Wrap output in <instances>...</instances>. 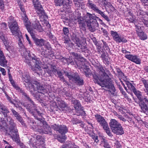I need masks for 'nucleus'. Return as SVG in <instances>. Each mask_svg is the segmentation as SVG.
Segmentation results:
<instances>
[{
    "instance_id": "nucleus-24",
    "label": "nucleus",
    "mask_w": 148,
    "mask_h": 148,
    "mask_svg": "<svg viewBox=\"0 0 148 148\" xmlns=\"http://www.w3.org/2000/svg\"><path fill=\"white\" fill-rule=\"evenodd\" d=\"M7 126V123L4 118L3 119H1V123H0V130L1 131L5 132L7 131L5 128Z\"/></svg>"
},
{
    "instance_id": "nucleus-46",
    "label": "nucleus",
    "mask_w": 148,
    "mask_h": 148,
    "mask_svg": "<svg viewBox=\"0 0 148 148\" xmlns=\"http://www.w3.org/2000/svg\"><path fill=\"white\" fill-rule=\"evenodd\" d=\"M1 28L2 29L6 30L7 29V24L6 23L3 22L1 24Z\"/></svg>"
},
{
    "instance_id": "nucleus-33",
    "label": "nucleus",
    "mask_w": 148,
    "mask_h": 148,
    "mask_svg": "<svg viewBox=\"0 0 148 148\" xmlns=\"http://www.w3.org/2000/svg\"><path fill=\"white\" fill-rule=\"evenodd\" d=\"M88 4H89V7L97 13L100 10L96 5L94 3L89 2Z\"/></svg>"
},
{
    "instance_id": "nucleus-54",
    "label": "nucleus",
    "mask_w": 148,
    "mask_h": 148,
    "mask_svg": "<svg viewBox=\"0 0 148 148\" xmlns=\"http://www.w3.org/2000/svg\"><path fill=\"white\" fill-rule=\"evenodd\" d=\"M39 93H33L32 95L34 97H35L36 99L37 100H38L40 99V96L38 94Z\"/></svg>"
},
{
    "instance_id": "nucleus-14",
    "label": "nucleus",
    "mask_w": 148,
    "mask_h": 148,
    "mask_svg": "<svg viewBox=\"0 0 148 148\" xmlns=\"http://www.w3.org/2000/svg\"><path fill=\"white\" fill-rule=\"evenodd\" d=\"M112 132L117 135H121L124 134L123 129L121 124L112 128Z\"/></svg>"
},
{
    "instance_id": "nucleus-2",
    "label": "nucleus",
    "mask_w": 148,
    "mask_h": 148,
    "mask_svg": "<svg viewBox=\"0 0 148 148\" xmlns=\"http://www.w3.org/2000/svg\"><path fill=\"white\" fill-rule=\"evenodd\" d=\"M78 19L80 26L84 27L87 24L90 30L92 32L95 31V26L98 25L96 16L89 13H87L84 18L80 17Z\"/></svg>"
},
{
    "instance_id": "nucleus-11",
    "label": "nucleus",
    "mask_w": 148,
    "mask_h": 148,
    "mask_svg": "<svg viewBox=\"0 0 148 148\" xmlns=\"http://www.w3.org/2000/svg\"><path fill=\"white\" fill-rule=\"evenodd\" d=\"M125 57L129 60L137 64H140L141 63V60L136 55H133L130 53L129 55H125Z\"/></svg>"
},
{
    "instance_id": "nucleus-15",
    "label": "nucleus",
    "mask_w": 148,
    "mask_h": 148,
    "mask_svg": "<svg viewBox=\"0 0 148 148\" xmlns=\"http://www.w3.org/2000/svg\"><path fill=\"white\" fill-rule=\"evenodd\" d=\"M112 132L117 135H121L124 134L123 129L121 124L112 128Z\"/></svg>"
},
{
    "instance_id": "nucleus-56",
    "label": "nucleus",
    "mask_w": 148,
    "mask_h": 148,
    "mask_svg": "<svg viewBox=\"0 0 148 148\" xmlns=\"http://www.w3.org/2000/svg\"><path fill=\"white\" fill-rule=\"evenodd\" d=\"M134 119L135 118H134L133 117H132V118L128 117V121L130 123L134 124L135 123V122L134 121Z\"/></svg>"
},
{
    "instance_id": "nucleus-3",
    "label": "nucleus",
    "mask_w": 148,
    "mask_h": 148,
    "mask_svg": "<svg viewBox=\"0 0 148 148\" xmlns=\"http://www.w3.org/2000/svg\"><path fill=\"white\" fill-rule=\"evenodd\" d=\"M22 79L23 82L27 83L28 85L31 84L32 87L34 91H37L38 92L47 91L45 86L41 85L39 81L36 79H31L28 73L25 72Z\"/></svg>"
},
{
    "instance_id": "nucleus-20",
    "label": "nucleus",
    "mask_w": 148,
    "mask_h": 148,
    "mask_svg": "<svg viewBox=\"0 0 148 148\" xmlns=\"http://www.w3.org/2000/svg\"><path fill=\"white\" fill-rule=\"evenodd\" d=\"M146 101L145 104L143 102L140 103V111L147 114H148V102Z\"/></svg>"
},
{
    "instance_id": "nucleus-62",
    "label": "nucleus",
    "mask_w": 148,
    "mask_h": 148,
    "mask_svg": "<svg viewBox=\"0 0 148 148\" xmlns=\"http://www.w3.org/2000/svg\"><path fill=\"white\" fill-rule=\"evenodd\" d=\"M79 0H78V1H76V0H75V6L79 7L80 6V3L79 2Z\"/></svg>"
},
{
    "instance_id": "nucleus-7",
    "label": "nucleus",
    "mask_w": 148,
    "mask_h": 148,
    "mask_svg": "<svg viewBox=\"0 0 148 148\" xmlns=\"http://www.w3.org/2000/svg\"><path fill=\"white\" fill-rule=\"evenodd\" d=\"M95 116L96 120L99 123L100 125L102 127L108 135L109 136H112V135L110 132L108 124L104 118L98 114H95Z\"/></svg>"
},
{
    "instance_id": "nucleus-13",
    "label": "nucleus",
    "mask_w": 148,
    "mask_h": 148,
    "mask_svg": "<svg viewBox=\"0 0 148 148\" xmlns=\"http://www.w3.org/2000/svg\"><path fill=\"white\" fill-rule=\"evenodd\" d=\"M36 33V32H35L34 33H32V34L30 35L34 40L36 45L37 46L42 47L44 45L45 40L42 38L39 39L36 38L35 36Z\"/></svg>"
},
{
    "instance_id": "nucleus-1",
    "label": "nucleus",
    "mask_w": 148,
    "mask_h": 148,
    "mask_svg": "<svg viewBox=\"0 0 148 148\" xmlns=\"http://www.w3.org/2000/svg\"><path fill=\"white\" fill-rule=\"evenodd\" d=\"M100 70L99 74L95 73L93 74L95 82L102 87L108 88V91L114 92L115 88L113 85L110 83L108 75L105 72L104 70L102 68H100Z\"/></svg>"
},
{
    "instance_id": "nucleus-23",
    "label": "nucleus",
    "mask_w": 148,
    "mask_h": 148,
    "mask_svg": "<svg viewBox=\"0 0 148 148\" xmlns=\"http://www.w3.org/2000/svg\"><path fill=\"white\" fill-rule=\"evenodd\" d=\"M134 94L140 101L139 105L140 107V103L143 102L145 104L146 103V102H147L146 101H147L148 102V100L146 98L144 97V96L142 95L141 93H134Z\"/></svg>"
},
{
    "instance_id": "nucleus-27",
    "label": "nucleus",
    "mask_w": 148,
    "mask_h": 148,
    "mask_svg": "<svg viewBox=\"0 0 148 148\" xmlns=\"http://www.w3.org/2000/svg\"><path fill=\"white\" fill-rule=\"evenodd\" d=\"M114 40L118 43L121 42L125 43L127 41V40L123 36L120 35V34Z\"/></svg>"
},
{
    "instance_id": "nucleus-32",
    "label": "nucleus",
    "mask_w": 148,
    "mask_h": 148,
    "mask_svg": "<svg viewBox=\"0 0 148 148\" xmlns=\"http://www.w3.org/2000/svg\"><path fill=\"white\" fill-rule=\"evenodd\" d=\"M126 84L128 88L132 92H137L136 89L132 83H130L129 82H126Z\"/></svg>"
},
{
    "instance_id": "nucleus-63",
    "label": "nucleus",
    "mask_w": 148,
    "mask_h": 148,
    "mask_svg": "<svg viewBox=\"0 0 148 148\" xmlns=\"http://www.w3.org/2000/svg\"><path fill=\"white\" fill-rule=\"evenodd\" d=\"M129 21L130 22H132L135 23V20L134 19V18L133 16H131L130 17L128 18Z\"/></svg>"
},
{
    "instance_id": "nucleus-16",
    "label": "nucleus",
    "mask_w": 148,
    "mask_h": 148,
    "mask_svg": "<svg viewBox=\"0 0 148 148\" xmlns=\"http://www.w3.org/2000/svg\"><path fill=\"white\" fill-rule=\"evenodd\" d=\"M75 39L76 42L75 48H77L78 49H84L86 48V44L85 42H82L77 38L75 37Z\"/></svg>"
},
{
    "instance_id": "nucleus-29",
    "label": "nucleus",
    "mask_w": 148,
    "mask_h": 148,
    "mask_svg": "<svg viewBox=\"0 0 148 148\" xmlns=\"http://www.w3.org/2000/svg\"><path fill=\"white\" fill-rule=\"evenodd\" d=\"M68 131L66 127L64 125H60L59 127L58 132L62 134H66Z\"/></svg>"
},
{
    "instance_id": "nucleus-49",
    "label": "nucleus",
    "mask_w": 148,
    "mask_h": 148,
    "mask_svg": "<svg viewBox=\"0 0 148 148\" xmlns=\"http://www.w3.org/2000/svg\"><path fill=\"white\" fill-rule=\"evenodd\" d=\"M64 34L66 36H68L69 33V30L68 28L64 27L63 29Z\"/></svg>"
},
{
    "instance_id": "nucleus-9",
    "label": "nucleus",
    "mask_w": 148,
    "mask_h": 148,
    "mask_svg": "<svg viewBox=\"0 0 148 148\" xmlns=\"http://www.w3.org/2000/svg\"><path fill=\"white\" fill-rule=\"evenodd\" d=\"M83 107L82 106L80 102L77 100H75V109L76 114L78 116H86V113L83 110Z\"/></svg>"
},
{
    "instance_id": "nucleus-26",
    "label": "nucleus",
    "mask_w": 148,
    "mask_h": 148,
    "mask_svg": "<svg viewBox=\"0 0 148 148\" xmlns=\"http://www.w3.org/2000/svg\"><path fill=\"white\" fill-rule=\"evenodd\" d=\"M8 61L6 60L5 56L0 57V65L6 67L8 66Z\"/></svg>"
},
{
    "instance_id": "nucleus-45",
    "label": "nucleus",
    "mask_w": 148,
    "mask_h": 148,
    "mask_svg": "<svg viewBox=\"0 0 148 148\" xmlns=\"http://www.w3.org/2000/svg\"><path fill=\"white\" fill-rule=\"evenodd\" d=\"M11 84L12 86L14 87L16 90H20V88L17 86L16 85L13 79L10 81Z\"/></svg>"
},
{
    "instance_id": "nucleus-43",
    "label": "nucleus",
    "mask_w": 148,
    "mask_h": 148,
    "mask_svg": "<svg viewBox=\"0 0 148 148\" xmlns=\"http://www.w3.org/2000/svg\"><path fill=\"white\" fill-rule=\"evenodd\" d=\"M135 26L136 27V30L137 34L139 33L143 32L141 29V27L139 25H135Z\"/></svg>"
},
{
    "instance_id": "nucleus-36",
    "label": "nucleus",
    "mask_w": 148,
    "mask_h": 148,
    "mask_svg": "<svg viewBox=\"0 0 148 148\" xmlns=\"http://www.w3.org/2000/svg\"><path fill=\"white\" fill-rule=\"evenodd\" d=\"M138 35L141 40H144L147 38V35L144 34L143 32L138 33Z\"/></svg>"
},
{
    "instance_id": "nucleus-55",
    "label": "nucleus",
    "mask_w": 148,
    "mask_h": 148,
    "mask_svg": "<svg viewBox=\"0 0 148 148\" xmlns=\"http://www.w3.org/2000/svg\"><path fill=\"white\" fill-rule=\"evenodd\" d=\"M102 142L103 143L104 147L105 148L109 146L108 143L105 139H103V141Z\"/></svg>"
},
{
    "instance_id": "nucleus-50",
    "label": "nucleus",
    "mask_w": 148,
    "mask_h": 148,
    "mask_svg": "<svg viewBox=\"0 0 148 148\" xmlns=\"http://www.w3.org/2000/svg\"><path fill=\"white\" fill-rule=\"evenodd\" d=\"M36 130L35 131L36 132H38L39 133H42L43 134V129L41 128V127L40 126H37Z\"/></svg>"
},
{
    "instance_id": "nucleus-52",
    "label": "nucleus",
    "mask_w": 148,
    "mask_h": 148,
    "mask_svg": "<svg viewBox=\"0 0 148 148\" xmlns=\"http://www.w3.org/2000/svg\"><path fill=\"white\" fill-rule=\"evenodd\" d=\"M20 8L21 10L23 12L24 16H27L26 12L25 11V9L24 8L23 5H20Z\"/></svg>"
},
{
    "instance_id": "nucleus-34",
    "label": "nucleus",
    "mask_w": 148,
    "mask_h": 148,
    "mask_svg": "<svg viewBox=\"0 0 148 148\" xmlns=\"http://www.w3.org/2000/svg\"><path fill=\"white\" fill-rule=\"evenodd\" d=\"M43 134H49L50 135H51L52 133L50 127L48 125L46 126L45 128H44V129H43Z\"/></svg>"
},
{
    "instance_id": "nucleus-28",
    "label": "nucleus",
    "mask_w": 148,
    "mask_h": 148,
    "mask_svg": "<svg viewBox=\"0 0 148 148\" xmlns=\"http://www.w3.org/2000/svg\"><path fill=\"white\" fill-rule=\"evenodd\" d=\"M18 39V44L19 47L21 48V49H25V48L24 46L23 45L22 40L23 39V37L22 34H20L19 36H17Z\"/></svg>"
},
{
    "instance_id": "nucleus-42",
    "label": "nucleus",
    "mask_w": 148,
    "mask_h": 148,
    "mask_svg": "<svg viewBox=\"0 0 148 148\" xmlns=\"http://www.w3.org/2000/svg\"><path fill=\"white\" fill-rule=\"evenodd\" d=\"M64 73L65 74V75L67 76L69 78V80H71L72 81L74 79V77L73 76L69 74V73L66 71H64Z\"/></svg>"
},
{
    "instance_id": "nucleus-59",
    "label": "nucleus",
    "mask_w": 148,
    "mask_h": 148,
    "mask_svg": "<svg viewBox=\"0 0 148 148\" xmlns=\"http://www.w3.org/2000/svg\"><path fill=\"white\" fill-rule=\"evenodd\" d=\"M0 71L3 75L5 76L6 75V71L5 69L0 67Z\"/></svg>"
},
{
    "instance_id": "nucleus-44",
    "label": "nucleus",
    "mask_w": 148,
    "mask_h": 148,
    "mask_svg": "<svg viewBox=\"0 0 148 148\" xmlns=\"http://www.w3.org/2000/svg\"><path fill=\"white\" fill-rule=\"evenodd\" d=\"M141 81L144 84L146 90L148 92V82L147 80L143 79H142Z\"/></svg>"
},
{
    "instance_id": "nucleus-4",
    "label": "nucleus",
    "mask_w": 148,
    "mask_h": 148,
    "mask_svg": "<svg viewBox=\"0 0 148 148\" xmlns=\"http://www.w3.org/2000/svg\"><path fill=\"white\" fill-rule=\"evenodd\" d=\"M32 2L37 16L41 21L45 20L48 19V16L40 2L38 0H32Z\"/></svg>"
},
{
    "instance_id": "nucleus-22",
    "label": "nucleus",
    "mask_w": 148,
    "mask_h": 148,
    "mask_svg": "<svg viewBox=\"0 0 148 148\" xmlns=\"http://www.w3.org/2000/svg\"><path fill=\"white\" fill-rule=\"evenodd\" d=\"M32 25L33 28L39 32L43 31L42 27L38 21H36L33 23Z\"/></svg>"
},
{
    "instance_id": "nucleus-39",
    "label": "nucleus",
    "mask_w": 148,
    "mask_h": 148,
    "mask_svg": "<svg viewBox=\"0 0 148 148\" xmlns=\"http://www.w3.org/2000/svg\"><path fill=\"white\" fill-rule=\"evenodd\" d=\"M110 34L113 37V40L119 34H118L116 31H110Z\"/></svg>"
},
{
    "instance_id": "nucleus-41",
    "label": "nucleus",
    "mask_w": 148,
    "mask_h": 148,
    "mask_svg": "<svg viewBox=\"0 0 148 148\" xmlns=\"http://www.w3.org/2000/svg\"><path fill=\"white\" fill-rule=\"evenodd\" d=\"M51 128L54 130L58 132L60 125L54 124L52 125H51Z\"/></svg>"
},
{
    "instance_id": "nucleus-40",
    "label": "nucleus",
    "mask_w": 148,
    "mask_h": 148,
    "mask_svg": "<svg viewBox=\"0 0 148 148\" xmlns=\"http://www.w3.org/2000/svg\"><path fill=\"white\" fill-rule=\"evenodd\" d=\"M55 5L56 6H60L63 4V0H54Z\"/></svg>"
},
{
    "instance_id": "nucleus-31",
    "label": "nucleus",
    "mask_w": 148,
    "mask_h": 148,
    "mask_svg": "<svg viewBox=\"0 0 148 148\" xmlns=\"http://www.w3.org/2000/svg\"><path fill=\"white\" fill-rule=\"evenodd\" d=\"M10 110L12 111L13 115L16 117V119L21 122L22 120V119L19 114L14 110L13 108H11Z\"/></svg>"
},
{
    "instance_id": "nucleus-18",
    "label": "nucleus",
    "mask_w": 148,
    "mask_h": 148,
    "mask_svg": "<svg viewBox=\"0 0 148 148\" xmlns=\"http://www.w3.org/2000/svg\"><path fill=\"white\" fill-rule=\"evenodd\" d=\"M97 48L98 49V51L99 52L101 51L103 52L101 57L103 62L105 63H108L109 62L108 56L106 55L105 52L103 51L102 49L100 47L98 46Z\"/></svg>"
},
{
    "instance_id": "nucleus-30",
    "label": "nucleus",
    "mask_w": 148,
    "mask_h": 148,
    "mask_svg": "<svg viewBox=\"0 0 148 148\" xmlns=\"http://www.w3.org/2000/svg\"><path fill=\"white\" fill-rule=\"evenodd\" d=\"M119 124H120L115 119H111L109 123V125L111 129Z\"/></svg>"
},
{
    "instance_id": "nucleus-61",
    "label": "nucleus",
    "mask_w": 148,
    "mask_h": 148,
    "mask_svg": "<svg viewBox=\"0 0 148 148\" xmlns=\"http://www.w3.org/2000/svg\"><path fill=\"white\" fill-rule=\"evenodd\" d=\"M122 52L123 53L125 54V55H129V54L131 53L130 52L127 51L126 50L124 49H122Z\"/></svg>"
},
{
    "instance_id": "nucleus-48",
    "label": "nucleus",
    "mask_w": 148,
    "mask_h": 148,
    "mask_svg": "<svg viewBox=\"0 0 148 148\" xmlns=\"http://www.w3.org/2000/svg\"><path fill=\"white\" fill-rule=\"evenodd\" d=\"M58 104L60 107L61 108H64L66 106V104L63 101H61L60 102H59Z\"/></svg>"
},
{
    "instance_id": "nucleus-64",
    "label": "nucleus",
    "mask_w": 148,
    "mask_h": 148,
    "mask_svg": "<svg viewBox=\"0 0 148 148\" xmlns=\"http://www.w3.org/2000/svg\"><path fill=\"white\" fill-rule=\"evenodd\" d=\"M37 126V125H30V127L34 131H35L37 129L36 128Z\"/></svg>"
},
{
    "instance_id": "nucleus-57",
    "label": "nucleus",
    "mask_w": 148,
    "mask_h": 148,
    "mask_svg": "<svg viewBox=\"0 0 148 148\" xmlns=\"http://www.w3.org/2000/svg\"><path fill=\"white\" fill-rule=\"evenodd\" d=\"M103 47L104 49V50L105 51H110V49L109 48V47L106 44H104L103 46Z\"/></svg>"
},
{
    "instance_id": "nucleus-6",
    "label": "nucleus",
    "mask_w": 148,
    "mask_h": 148,
    "mask_svg": "<svg viewBox=\"0 0 148 148\" xmlns=\"http://www.w3.org/2000/svg\"><path fill=\"white\" fill-rule=\"evenodd\" d=\"M6 119L7 123L10 125L9 130L12 134L13 132L11 137L13 140L18 141L19 139V135L18 134L17 130L16 129V124L14 123L13 120L10 116H7Z\"/></svg>"
},
{
    "instance_id": "nucleus-60",
    "label": "nucleus",
    "mask_w": 148,
    "mask_h": 148,
    "mask_svg": "<svg viewBox=\"0 0 148 148\" xmlns=\"http://www.w3.org/2000/svg\"><path fill=\"white\" fill-rule=\"evenodd\" d=\"M118 117L119 119L120 120L122 121H123L125 122L126 121V119L123 117V116L121 115H118Z\"/></svg>"
},
{
    "instance_id": "nucleus-10",
    "label": "nucleus",
    "mask_w": 148,
    "mask_h": 148,
    "mask_svg": "<svg viewBox=\"0 0 148 148\" xmlns=\"http://www.w3.org/2000/svg\"><path fill=\"white\" fill-rule=\"evenodd\" d=\"M50 69H49L48 66H46L44 68V70L45 72L47 73L49 76H53V74L56 75L58 70L56 65H51Z\"/></svg>"
},
{
    "instance_id": "nucleus-58",
    "label": "nucleus",
    "mask_w": 148,
    "mask_h": 148,
    "mask_svg": "<svg viewBox=\"0 0 148 148\" xmlns=\"http://www.w3.org/2000/svg\"><path fill=\"white\" fill-rule=\"evenodd\" d=\"M4 8V5L3 3V0H0V8L2 10Z\"/></svg>"
},
{
    "instance_id": "nucleus-47",
    "label": "nucleus",
    "mask_w": 148,
    "mask_h": 148,
    "mask_svg": "<svg viewBox=\"0 0 148 148\" xmlns=\"http://www.w3.org/2000/svg\"><path fill=\"white\" fill-rule=\"evenodd\" d=\"M43 46H44V48H45V49H47V50L51 49V45L49 42H47L45 44H44V45H43Z\"/></svg>"
},
{
    "instance_id": "nucleus-19",
    "label": "nucleus",
    "mask_w": 148,
    "mask_h": 148,
    "mask_svg": "<svg viewBox=\"0 0 148 148\" xmlns=\"http://www.w3.org/2000/svg\"><path fill=\"white\" fill-rule=\"evenodd\" d=\"M41 49L42 50L41 54L43 55L45 57H48L49 56H51L52 54H53V51H52L51 49L49 50L45 49L43 47H41Z\"/></svg>"
},
{
    "instance_id": "nucleus-51",
    "label": "nucleus",
    "mask_w": 148,
    "mask_h": 148,
    "mask_svg": "<svg viewBox=\"0 0 148 148\" xmlns=\"http://www.w3.org/2000/svg\"><path fill=\"white\" fill-rule=\"evenodd\" d=\"M58 140L61 143H63L64 142V139H65L66 137L65 136H64V138H62L58 135L57 136Z\"/></svg>"
},
{
    "instance_id": "nucleus-17",
    "label": "nucleus",
    "mask_w": 148,
    "mask_h": 148,
    "mask_svg": "<svg viewBox=\"0 0 148 148\" xmlns=\"http://www.w3.org/2000/svg\"><path fill=\"white\" fill-rule=\"evenodd\" d=\"M31 58L32 60L35 61L34 70H37V69L40 70L41 68L40 66L41 62L40 60V58H37L34 55H33V56H31Z\"/></svg>"
},
{
    "instance_id": "nucleus-21",
    "label": "nucleus",
    "mask_w": 148,
    "mask_h": 148,
    "mask_svg": "<svg viewBox=\"0 0 148 148\" xmlns=\"http://www.w3.org/2000/svg\"><path fill=\"white\" fill-rule=\"evenodd\" d=\"M0 110H1V112L4 117H5V119L7 118V116H9L7 115V114L9 113L8 109L1 102H0Z\"/></svg>"
},
{
    "instance_id": "nucleus-38",
    "label": "nucleus",
    "mask_w": 148,
    "mask_h": 148,
    "mask_svg": "<svg viewBox=\"0 0 148 148\" xmlns=\"http://www.w3.org/2000/svg\"><path fill=\"white\" fill-rule=\"evenodd\" d=\"M63 5H66L67 7L68 6H71L72 4V2L71 0H63Z\"/></svg>"
},
{
    "instance_id": "nucleus-25",
    "label": "nucleus",
    "mask_w": 148,
    "mask_h": 148,
    "mask_svg": "<svg viewBox=\"0 0 148 148\" xmlns=\"http://www.w3.org/2000/svg\"><path fill=\"white\" fill-rule=\"evenodd\" d=\"M75 83L79 86L82 85L84 83L83 79L76 75H75Z\"/></svg>"
},
{
    "instance_id": "nucleus-12",
    "label": "nucleus",
    "mask_w": 148,
    "mask_h": 148,
    "mask_svg": "<svg viewBox=\"0 0 148 148\" xmlns=\"http://www.w3.org/2000/svg\"><path fill=\"white\" fill-rule=\"evenodd\" d=\"M23 20L24 24L25 26L30 35L32 34V33H34L35 32L34 30L33 29L30 27L31 23L29 21L27 16L23 17Z\"/></svg>"
},
{
    "instance_id": "nucleus-53",
    "label": "nucleus",
    "mask_w": 148,
    "mask_h": 148,
    "mask_svg": "<svg viewBox=\"0 0 148 148\" xmlns=\"http://www.w3.org/2000/svg\"><path fill=\"white\" fill-rule=\"evenodd\" d=\"M5 96L7 97V99L10 102L13 104L15 105V103H14L13 102L12 100V98L10 97L7 94L5 93Z\"/></svg>"
},
{
    "instance_id": "nucleus-37",
    "label": "nucleus",
    "mask_w": 148,
    "mask_h": 148,
    "mask_svg": "<svg viewBox=\"0 0 148 148\" xmlns=\"http://www.w3.org/2000/svg\"><path fill=\"white\" fill-rule=\"evenodd\" d=\"M89 136L91 137L92 139L94 140L95 142L98 143L99 140L98 139V136L96 135L95 134L90 133L89 134Z\"/></svg>"
},
{
    "instance_id": "nucleus-8",
    "label": "nucleus",
    "mask_w": 148,
    "mask_h": 148,
    "mask_svg": "<svg viewBox=\"0 0 148 148\" xmlns=\"http://www.w3.org/2000/svg\"><path fill=\"white\" fill-rule=\"evenodd\" d=\"M9 19L10 22V25L9 28L12 34L13 35L18 36L22 34L20 31L17 23L15 21L12 20H13L14 18L12 16H10L9 17Z\"/></svg>"
},
{
    "instance_id": "nucleus-35",
    "label": "nucleus",
    "mask_w": 148,
    "mask_h": 148,
    "mask_svg": "<svg viewBox=\"0 0 148 148\" xmlns=\"http://www.w3.org/2000/svg\"><path fill=\"white\" fill-rule=\"evenodd\" d=\"M97 13L100 14L108 22H109L110 21V20L109 17L106 15L103 12L100 10Z\"/></svg>"
},
{
    "instance_id": "nucleus-5",
    "label": "nucleus",
    "mask_w": 148,
    "mask_h": 148,
    "mask_svg": "<svg viewBox=\"0 0 148 148\" xmlns=\"http://www.w3.org/2000/svg\"><path fill=\"white\" fill-rule=\"evenodd\" d=\"M24 96L27 100H29L30 102L32 105V107H27V109L29 112L32 114L36 119L40 120V118L39 117L41 116L42 113L36 108V105L33 101L27 95V93H23Z\"/></svg>"
}]
</instances>
